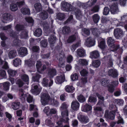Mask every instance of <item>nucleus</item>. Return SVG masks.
I'll return each instance as SVG.
<instances>
[{
    "label": "nucleus",
    "mask_w": 127,
    "mask_h": 127,
    "mask_svg": "<svg viewBox=\"0 0 127 127\" xmlns=\"http://www.w3.org/2000/svg\"><path fill=\"white\" fill-rule=\"evenodd\" d=\"M78 119L82 123H86L89 121V119L87 116L83 115H80L78 117Z\"/></svg>",
    "instance_id": "nucleus-16"
},
{
    "label": "nucleus",
    "mask_w": 127,
    "mask_h": 127,
    "mask_svg": "<svg viewBox=\"0 0 127 127\" xmlns=\"http://www.w3.org/2000/svg\"><path fill=\"white\" fill-rule=\"evenodd\" d=\"M108 74L109 76L113 78L116 77L118 75L117 72L115 69H111L108 71Z\"/></svg>",
    "instance_id": "nucleus-17"
},
{
    "label": "nucleus",
    "mask_w": 127,
    "mask_h": 127,
    "mask_svg": "<svg viewBox=\"0 0 127 127\" xmlns=\"http://www.w3.org/2000/svg\"><path fill=\"white\" fill-rule=\"evenodd\" d=\"M57 19L59 20H62L64 19L65 15L64 13H59L57 15Z\"/></svg>",
    "instance_id": "nucleus-47"
},
{
    "label": "nucleus",
    "mask_w": 127,
    "mask_h": 127,
    "mask_svg": "<svg viewBox=\"0 0 127 127\" xmlns=\"http://www.w3.org/2000/svg\"><path fill=\"white\" fill-rule=\"evenodd\" d=\"M7 72L9 75L12 76H14L17 73L16 70H13L11 69H8Z\"/></svg>",
    "instance_id": "nucleus-43"
},
{
    "label": "nucleus",
    "mask_w": 127,
    "mask_h": 127,
    "mask_svg": "<svg viewBox=\"0 0 127 127\" xmlns=\"http://www.w3.org/2000/svg\"><path fill=\"white\" fill-rule=\"evenodd\" d=\"M24 91L22 89H20L19 90V98L22 102H24L26 101V98H27V95L24 94Z\"/></svg>",
    "instance_id": "nucleus-6"
},
{
    "label": "nucleus",
    "mask_w": 127,
    "mask_h": 127,
    "mask_svg": "<svg viewBox=\"0 0 127 127\" xmlns=\"http://www.w3.org/2000/svg\"><path fill=\"white\" fill-rule=\"evenodd\" d=\"M79 106V103L76 100L72 102L71 107V108L73 110H77L78 109Z\"/></svg>",
    "instance_id": "nucleus-18"
},
{
    "label": "nucleus",
    "mask_w": 127,
    "mask_h": 127,
    "mask_svg": "<svg viewBox=\"0 0 127 127\" xmlns=\"http://www.w3.org/2000/svg\"><path fill=\"white\" fill-rule=\"evenodd\" d=\"M62 32L64 34H68L71 32L70 29L69 27L64 26L63 28Z\"/></svg>",
    "instance_id": "nucleus-25"
},
{
    "label": "nucleus",
    "mask_w": 127,
    "mask_h": 127,
    "mask_svg": "<svg viewBox=\"0 0 127 127\" xmlns=\"http://www.w3.org/2000/svg\"><path fill=\"white\" fill-rule=\"evenodd\" d=\"M25 29L24 26L20 24H17L15 27V29L18 31H23Z\"/></svg>",
    "instance_id": "nucleus-32"
},
{
    "label": "nucleus",
    "mask_w": 127,
    "mask_h": 127,
    "mask_svg": "<svg viewBox=\"0 0 127 127\" xmlns=\"http://www.w3.org/2000/svg\"><path fill=\"white\" fill-rule=\"evenodd\" d=\"M100 61L98 60H96L93 61L92 63L93 66L96 68L98 67L100 65Z\"/></svg>",
    "instance_id": "nucleus-34"
},
{
    "label": "nucleus",
    "mask_w": 127,
    "mask_h": 127,
    "mask_svg": "<svg viewBox=\"0 0 127 127\" xmlns=\"http://www.w3.org/2000/svg\"><path fill=\"white\" fill-rule=\"evenodd\" d=\"M77 56L80 57H83L86 56V52L83 49H78L76 51Z\"/></svg>",
    "instance_id": "nucleus-15"
},
{
    "label": "nucleus",
    "mask_w": 127,
    "mask_h": 127,
    "mask_svg": "<svg viewBox=\"0 0 127 127\" xmlns=\"http://www.w3.org/2000/svg\"><path fill=\"white\" fill-rule=\"evenodd\" d=\"M109 80L106 79H102L101 80V85L104 87L107 86L109 82Z\"/></svg>",
    "instance_id": "nucleus-46"
},
{
    "label": "nucleus",
    "mask_w": 127,
    "mask_h": 127,
    "mask_svg": "<svg viewBox=\"0 0 127 127\" xmlns=\"http://www.w3.org/2000/svg\"><path fill=\"white\" fill-rule=\"evenodd\" d=\"M42 33L41 29L40 28H38L34 32V34L35 36L39 37L41 36Z\"/></svg>",
    "instance_id": "nucleus-35"
},
{
    "label": "nucleus",
    "mask_w": 127,
    "mask_h": 127,
    "mask_svg": "<svg viewBox=\"0 0 127 127\" xmlns=\"http://www.w3.org/2000/svg\"><path fill=\"white\" fill-rule=\"evenodd\" d=\"M14 65L15 66H17L21 64V60L19 58H16L13 61Z\"/></svg>",
    "instance_id": "nucleus-38"
},
{
    "label": "nucleus",
    "mask_w": 127,
    "mask_h": 127,
    "mask_svg": "<svg viewBox=\"0 0 127 127\" xmlns=\"http://www.w3.org/2000/svg\"><path fill=\"white\" fill-rule=\"evenodd\" d=\"M110 10L111 13L115 14L118 13L119 11V9L116 4L114 3L110 6Z\"/></svg>",
    "instance_id": "nucleus-7"
},
{
    "label": "nucleus",
    "mask_w": 127,
    "mask_h": 127,
    "mask_svg": "<svg viewBox=\"0 0 127 127\" xmlns=\"http://www.w3.org/2000/svg\"><path fill=\"white\" fill-rule=\"evenodd\" d=\"M99 47L102 49H103L105 47V42L104 39H102L98 45Z\"/></svg>",
    "instance_id": "nucleus-53"
},
{
    "label": "nucleus",
    "mask_w": 127,
    "mask_h": 127,
    "mask_svg": "<svg viewBox=\"0 0 127 127\" xmlns=\"http://www.w3.org/2000/svg\"><path fill=\"white\" fill-rule=\"evenodd\" d=\"M16 51L15 50L10 51L8 53V57L9 59H13L17 55Z\"/></svg>",
    "instance_id": "nucleus-24"
},
{
    "label": "nucleus",
    "mask_w": 127,
    "mask_h": 127,
    "mask_svg": "<svg viewBox=\"0 0 127 127\" xmlns=\"http://www.w3.org/2000/svg\"><path fill=\"white\" fill-rule=\"evenodd\" d=\"M107 41L109 45L111 46L112 44L115 42V41L112 37H110L107 38Z\"/></svg>",
    "instance_id": "nucleus-55"
},
{
    "label": "nucleus",
    "mask_w": 127,
    "mask_h": 127,
    "mask_svg": "<svg viewBox=\"0 0 127 127\" xmlns=\"http://www.w3.org/2000/svg\"><path fill=\"white\" fill-rule=\"evenodd\" d=\"M78 75L77 73L72 74L71 76V78L73 81H76L78 79Z\"/></svg>",
    "instance_id": "nucleus-59"
},
{
    "label": "nucleus",
    "mask_w": 127,
    "mask_h": 127,
    "mask_svg": "<svg viewBox=\"0 0 127 127\" xmlns=\"http://www.w3.org/2000/svg\"><path fill=\"white\" fill-rule=\"evenodd\" d=\"M9 35L11 36L13 38L16 37L17 34L16 32L14 31L12 29H10L9 30Z\"/></svg>",
    "instance_id": "nucleus-61"
},
{
    "label": "nucleus",
    "mask_w": 127,
    "mask_h": 127,
    "mask_svg": "<svg viewBox=\"0 0 127 127\" xmlns=\"http://www.w3.org/2000/svg\"><path fill=\"white\" fill-rule=\"evenodd\" d=\"M25 63L29 66H31L34 65V62L33 61H32V60L29 59L28 60L25 61Z\"/></svg>",
    "instance_id": "nucleus-57"
},
{
    "label": "nucleus",
    "mask_w": 127,
    "mask_h": 127,
    "mask_svg": "<svg viewBox=\"0 0 127 127\" xmlns=\"http://www.w3.org/2000/svg\"><path fill=\"white\" fill-rule=\"evenodd\" d=\"M79 62L80 64L83 65L88 64V62L85 59H80L79 60Z\"/></svg>",
    "instance_id": "nucleus-51"
},
{
    "label": "nucleus",
    "mask_w": 127,
    "mask_h": 127,
    "mask_svg": "<svg viewBox=\"0 0 127 127\" xmlns=\"http://www.w3.org/2000/svg\"><path fill=\"white\" fill-rule=\"evenodd\" d=\"M34 7L37 12L41 11L42 10V7L41 4L39 3H37L34 5Z\"/></svg>",
    "instance_id": "nucleus-36"
},
{
    "label": "nucleus",
    "mask_w": 127,
    "mask_h": 127,
    "mask_svg": "<svg viewBox=\"0 0 127 127\" xmlns=\"http://www.w3.org/2000/svg\"><path fill=\"white\" fill-rule=\"evenodd\" d=\"M83 111L84 112H88L90 111L92 109V107L88 104L83 105L82 107Z\"/></svg>",
    "instance_id": "nucleus-27"
},
{
    "label": "nucleus",
    "mask_w": 127,
    "mask_h": 127,
    "mask_svg": "<svg viewBox=\"0 0 127 127\" xmlns=\"http://www.w3.org/2000/svg\"><path fill=\"white\" fill-rule=\"evenodd\" d=\"M107 57V60L108 61V64L109 66V67H112L113 65V63L112 58L111 55H108Z\"/></svg>",
    "instance_id": "nucleus-42"
},
{
    "label": "nucleus",
    "mask_w": 127,
    "mask_h": 127,
    "mask_svg": "<svg viewBox=\"0 0 127 127\" xmlns=\"http://www.w3.org/2000/svg\"><path fill=\"white\" fill-rule=\"evenodd\" d=\"M114 33L115 37L117 39L121 38L124 34L123 30L118 28L114 29Z\"/></svg>",
    "instance_id": "nucleus-4"
},
{
    "label": "nucleus",
    "mask_w": 127,
    "mask_h": 127,
    "mask_svg": "<svg viewBox=\"0 0 127 127\" xmlns=\"http://www.w3.org/2000/svg\"><path fill=\"white\" fill-rule=\"evenodd\" d=\"M77 99L79 102H83L86 100L85 97L82 95H80L78 96Z\"/></svg>",
    "instance_id": "nucleus-52"
},
{
    "label": "nucleus",
    "mask_w": 127,
    "mask_h": 127,
    "mask_svg": "<svg viewBox=\"0 0 127 127\" xmlns=\"http://www.w3.org/2000/svg\"><path fill=\"white\" fill-rule=\"evenodd\" d=\"M18 53L22 56H24L28 54L27 49L25 47H21L19 49Z\"/></svg>",
    "instance_id": "nucleus-12"
},
{
    "label": "nucleus",
    "mask_w": 127,
    "mask_h": 127,
    "mask_svg": "<svg viewBox=\"0 0 127 127\" xmlns=\"http://www.w3.org/2000/svg\"><path fill=\"white\" fill-rule=\"evenodd\" d=\"M61 6L62 9L65 11H74L75 8V7L72 6L70 3L64 1L61 2Z\"/></svg>",
    "instance_id": "nucleus-2"
},
{
    "label": "nucleus",
    "mask_w": 127,
    "mask_h": 127,
    "mask_svg": "<svg viewBox=\"0 0 127 127\" xmlns=\"http://www.w3.org/2000/svg\"><path fill=\"white\" fill-rule=\"evenodd\" d=\"M22 79L25 82H27V84H28L29 81V77L26 74H24L22 75L21 77Z\"/></svg>",
    "instance_id": "nucleus-54"
},
{
    "label": "nucleus",
    "mask_w": 127,
    "mask_h": 127,
    "mask_svg": "<svg viewBox=\"0 0 127 127\" xmlns=\"http://www.w3.org/2000/svg\"><path fill=\"white\" fill-rule=\"evenodd\" d=\"M114 112L112 111L108 113L105 112L104 115L105 117L107 119L111 120H113L115 118Z\"/></svg>",
    "instance_id": "nucleus-13"
},
{
    "label": "nucleus",
    "mask_w": 127,
    "mask_h": 127,
    "mask_svg": "<svg viewBox=\"0 0 127 127\" xmlns=\"http://www.w3.org/2000/svg\"><path fill=\"white\" fill-rule=\"evenodd\" d=\"M122 20H125V22L126 24H125L124 28L127 31V15H124L121 17Z\"/></svg>",
    "instance_id": "nucleus-56"
},
{
    "label": "nucleus",
    "mask_w": 127,
    "mask_h": 127,
    "mask_svg": "<svg viewBox=\"0 0 127 127\" xmlns=\"http://www.w3.org/2000/svg\"><path fill=\"white\" fill-rule=\"evenodd\" d=\"M97 99L95 97L91 96L89 98L88 101L89 102L95 103Z\"/></svg>",
    "instance_id": "nucleus-63"
},
{
    "label": "nucleus",
    "mask_w": 127,
    "mask_h": 127,
    "mask_svg": "<svg viewBox=\"0 0 127 127\" xmlns=\"http://www.w3.org/2000/svg\"><path fill=\"white\" fill-rule=\"evenodd\" d=\"M96 95L97 96L99 100L97 103V105H100L103 104L104 102V97L102 95L97 93Z\"/></svg>",
    "instance_id": "nucleus-26"
},
{
    "label": "nucleus",
    "mask_w": 127,
    "mask_h": 127,
    "mask_svg": "<svg viewBox=\"0 0 127 127\" xmlns=\"http://www.w3.org/2000/svg\"><path fill=\"white\" fill-rule=\"evenodd\" d=\"M78 36V33L76 32L74 34L69 36L67 40V42L71 43L74 42Z\"/></svg>",
    "instance_id": "nucleus-10"
},
{
    "label": "nucleus",
    "mask_w": 127,
    "mask_h": 127,
    "mask_svg": "<svg viewBox=\"0 0 127 127\" xmlns=\"http://www.w3.org/2000/svg\"><path fill=\"white\" fill-rule=\"evenodd\" d=\"M68 105L66 103L64 102L62 103L61 106V111L62 118L58 122V124L59 125H61L62 122L68 124L69 119L68 117V113L67 108Z\"/></svg>",
    "instance_id": "nucleus-1"
},
{
    "label": "nucleus",
    "mask_w": 127,
    "mask_h": 127,
    "mask_svg": "<svg viewBox=\"0 0 127 127\" xmlns=\"http://www.w3.org/2000/svg\"><path fill=\"white\" fill-rule=\"evenodd\" d=\"M21 11L24 14H29L30 11L29 9L27 8L23 7L21 9Z\"/></svg>",
    "instance_id": "nucleus-40"
},
{
    "label": "nucleus",
    "mask_w": 127,
    "mask_h": 127,
    "mask_svg": "<svg viewBox=\"0 0 127 127\" xmlns=\"http://www.w3.org/2000/svg\"><path fill=\"white\" fill-rule=\"evenodd\" d=\"M92 19L94 22L97 24L98 22L100 19L99 15L98 14H95L92 16Z\"/></svg>",
    "instance_id": "nucleus-31"
},
{
    "label": "nucleus",
    "mask_w": 127,
    "mask_h": 127,
    "mask_svg": "<svg viewBox=\"0 0 127 127\" xmlns=\"http://www.w3.org/2000/svg\"><path fill=\"white\" fill-rule=\"evenodd\" d=\"M10 9L12 11H15L18 9L17 5L14 3H12L10 4Z\"/></svg>",
    "instance_id": "nucleus-49"
},
{
    "label": "nucleus",
    "mask_w": 127,
    "mask_h": 127,
    "mask_svg": "<svg viewBox=\"0 0 127 127\" xmlns=\"http://www.w3.org/2000/svg\"><path fill=\"white\" fill-rule=\"evenodd\" d=\"M75 90V88L72 86L67 85L65 87V90L66 92L68 93H73Z\"/></svg>",
    "instance_id": "nucleus-33"
},
{
    "label": "nucleus",
    "mask_w": 127,
    "mask_h": 127,
    "mask_svg": "<svg viewBox=\"0 0 127 127\" xmlns=\"http://www.w3.org/2000/svg\"><path fill=\"white\" fill-rule=\"evenodd\" d=\"M27 100L29 103H31L33 101L32 96L30 94L27 95Z\"/></svg>",
    "instance_id": "nucleus-64"
},
{
    "label": "nucleus",
    "mask_w": 127,
    "mask_h": 127,
    "mask_svg": "<svg viewBox=\"0 0 127 127\" xmlns=\"http://www.w3.org/2000/svg\"><path fill=\"white\" fill-rule=\"evenodd\" d=\"M91 31L93 34L96 37H98L100 33L99 30L96 28H92Z\"/></svg>",
    "instance_id": "nucleus-28"
},
{
    "label": "nucleus",
    "mask_w": 127,
    "mask_h": 127,
    "mask_svg": "<svg viewBox=\"0 0 127 127\" xmlns=\"http://www.w3.org/2000/svg\"><path fill=\"white\" fill-rule=\"evenodd\" d=\"M42 83L44 86L47 87L48 86L49 87H50L53 83V81L51 79H50L49 82V80L48 79L46 78H44L43 79Z\"/></svg>",
    "instance_id": "nucleus-9"
},
{
    "label": "nucleus",
    "mask_w": 127,
    "mask_h": 127,
    "mask_svg": "<svg viewBox=\"0 0 127 127\" xmlns=\"http://www.w3.org/2000/svg\"><path fill=\"white\" fill-rule=\"evenodd\" d=\"M40 16L43 19H45L48 18V15L46 12L43 11L40 13Z\"/></svg>",
    "instance_id": "nucleus-39"
},
{
    "label": "nucleus",
    "mask_w": 127,
    "mask_h": 127,
    "mask_svg": "<svg viewBox=\"0 0 127 127\" xmlns=\"http://www.w3.org/2000/svg\"><path fill=\"white\" fill-rule=\"evenodd\" d=\"M56 37L54 35H51L48 39V41L51 47H53L55 43L56 40Z\"/></svg>",
    "instance_id": "nucleus-21"
},
{
    "label": "nucleus",
    "mask_w": 127,
    "mask_h": 127,
    "mask_svg": "<svg viewBox=\"0 0 127 127\" xmlns=\"http://www.w3.org/2000/svg\"><path fill=\"white\" fill-rule=\"evenodd\" d=\"M12 27L11 25H9L1 27H0V28L2 30H7L11 29V28Z\"/></svg>",
    "instance_id": "nucleus-58"
},
{
    "label": "nucleus",
    "mask_w": 127,
    "mask_h": 127,
    "mask_svg": "<svg viewBox=\"0 0 127 127\" xmlns=\"http://www.w3.org/2000/svg\"><path fill=\"white\" fill-rule=\"evenodd\" d=\"M31 91L33 94L37 95L40 92V90L39 88H38V86L37 85H35L33 86V88L31 90Z\"/></svg>",
    "instance_id": "nucleus-22"
},
{
    "label": "nucleus",
    "mask_w": 127,
    "mask_h": 127,
    "mask_svg": "<svg viewBox=\"0 0 127 127\" xmlns=\"http://www.w3.org/2000/svg\"><path fill=\"white\" fill-rule=\"evenodd\" d=\"M116 123L118 124H119L120 123L123 124L124 122L123 119L121 118H119V120L117 122H111L110 124L111 127H114Z\"/></svg>",
    "instance_id": "nucleus-41"
},
{
    "label": "nucleus",
    "mask_w": 127,
    "mask_h": 127,
    "mask_svg": "<svg viewBox=\"0 0 127 127\" xmlns=\"http://www.w3.org/2000/svg\"><path fill=\"white\" fill-rule=\"evenodd\" d=\"M0 65H2V68L6 69L8 68L9 66L7 63L4 61H3L0 58Z\"/></svg>",
    "instance_id": "nucleus-29"
},
{
    "label": "nucleus",
    "mask_w": 127,
    "mask_h": 127,
    "mask_svg": "<svg viewBox=\"0 0 127 127\" xmlns=\"http://www.w3.org/2000/svg\"><path fill=\"white\" fill-rule=\"evenodd\" d=\"M42 64L40 61H38L37 62L36 64V67L37 71L40 73H42L46 68V67L44 65L42 67Z\"/></svg>",
    "instance_id": "nucleus-5"
},
{
    "label": "nucleus",
    "mask_w": 127,
    "mask_h": 127,
    "mask_svg": "<svg viewBox=\"0 0 127 127\" xmlns=\"http://www.w3.org/2000/svg\"><path fill=\"white\" fill-rule=\"evenodd\" d=\"M65 78L64 74H62L59 76H57L55 80L57 84H60L63 83L65 80Z\"/></svg>",
    "instance_id": "nucleus-14"
},
{
    "label": "nucleus",
    "mask_w": 127,
    "mask_h": 127,
    "mask_svg": "<svg viewBox=\"0 0 127 127\" xmlns=\"http://www.w3.org/2000/svg\"><path fill=\"white\" fill-rule=\"evenodd\" d=\"M100 7L98 5H95L91 10V11L93 13L98 12L99 11Z\"/></svg>",
    "instance_id": "nucleus-48"
},
{
    "label": "nucleus",
    "mask_w": 127,
    "mask_h": 127,
    "mask_svg": "<svg viewBox=\"0 0 127 127\" xmlns=\"http://www.w3.org/2000/svg\"><path fill=\"white\" fill-rule=\"evenodd\" d=\"M64 59L62 58H59L58 66L60 67H64Z\"/></svg>",
    "instance_id": "nucleus-62"
},
{
    "label": "nucleus",
    "mask_w": 127,
    "mask_h": 127,
    "mask_svg": "<svg viewBox=\"0 0 127 127\" xmlns=\"http://www.w3.org/2000/svg\"><path fill=\"white\" fill-rule=\"evenodd\" d=\"M74 11L75 12V14L77 19L79 20H80L82 18V16L81 11L80 9L75 8Z\"/></svg>",
    "instance_id": "nucleus-19"
},
{
    "label": "nucleus",
    "mask_w": 127,
    "mask_h": 127,
    "mask_svg": "<svg viewBox=\"0 0 127 127\" xmlns=\"http://www.w3.org/2000/svg\"><path fill=\"white\" fill-rule=\"evenodd\" d=\"M41 97V102L42 105H45L48 104L51 100V97L47 92L42 93Z\"/></svg>",
    "instance_id": "nucleus-3"
},
{
    "label": "nucleus",
    "mask_w": 127,
    "mask_h": 127,
    "mask_svg": "<svg viewBox=\"0 0 127 127\" xmlns=\"http://www.w3.org/2000/svg\"><path fill=\"white\" fill-rule=\"evenodd\" d=\"M20 104L19 102H14L12 104L11 107L14 109L16 110L19 109Z\"/></svg>",
    "instance_id": "nucleus-37"
},
{
    "label": "nucleus",
    "mask_w": 127,
    "mask_h": 127,
    "mask_svg": "<svg viewBox=\"0 0 127 127\" xmlns=\"http://www.w3.org/2000/svg\"><path fill=\"white\" fill-rule=\"evenodd\" d=\"M80 73L81 75L84 76L87 75L88 73V71L87 70L84 69L80 71Z\"/></svg>",
    "instance_id": "nucleus-60"
},
{
    "label": "nucleus",
    "mask_w": 127,
    "mask_h": 127,
    "mask_svg": "<svg viewBox=\"0 0 127 127\" xmlns=\"http://www.w3.org/2000/svg\"><path fill=\"white\" fill-rule=\"evenodd\" d=\"M111 50L114 52H116L118 49H119V53L120 54H122L123 50L122 48H120L119 45L118 44H114L111 46Z\"/></svg>",
    "instance_id": "nucleus-11"
},
{
    "label": "nucleus",
    "mask_w": 127,
    "mask_h": 127,
    "mask_svg": "<svg viewBox=\"0 0 127 127\" xmlns=\"http://www.w3.org/2000/svg\"><path fill=\"white\" fill-rule=\"evenodd\" d=\"M28 31L26 29L22 31L20 34V36L22 38L26 39L28 36Z\"/></svg>",
    "instance_id": "nucleus-30"
},
{
    "label": "nucleus",
    "mask_w": 127,
    "mask_h": 127,
    "mask_svg": "<svg viewBox=\"0 0 127 127\" xmlns=\"http://www.w3.org/2000/svg\"><path fill=\"white\" fill-rule=\"evenodd\" d=\"M3 17L4 20L7 21H8L12 17V16L10 14L5 13L3 15Z\"/></svg>",
    "instance_id": "nucleus-45"
},
{
    "label": "nucleus",
    "mask_w": 127,
    "mask_h": 127,
    "mask_svg": "<svg viewBox=\"0 0 127 127\" xmlns=\"http://www.w3.org/2000/svg\"><path fill=\"white\" fill-rule=\"evenodd\" d=\"M99 56L100 55L98 51L95 50L91 53L90 57L92 59H96L98 58Z\"/></svg>",
    "instance_id": "nucleus-20"
},
{
    "label": "nucleus",
    "mask_w": 127,
    "mask_h": 127,
    "mask_svg": "<svg viewBox=\"0 0 127 127\" xmlns=\"http://www.w3.org/2000/svg\"><path fill=\"white\" fill-rule=\"evenodd\" d=\"M85 44L88 47H91L95 45V42L91 37H90L86 40Z\"/></svg>",
    "instance_id": "nucleus-8"
},
{
    "label": "nucleus",
    "mask_w": 127,
    "mask_h": 127,
    "mask_svg": "<svg viewBox=\"0 0 127 127\" xmlns=\"http://www.w3.org/2000/svg\"><path fill=\"white\" fill-rule=\"evenodd\" d=\"M10 83L8 82H6L3 83V89L5 91H7L9 90Z\"/></svg>",
    "instance_id": "nucleus-50"
},
{
    "label": "nucleus",
    "mask_w": 127,
    "mask_h": 127,
    "mask_svg": "<svg viewBox=\"0 0 127 127\" xmlns=\"http://www.w3.org/2000/svg\"><path fill=\"white\" fill-rule=\"evenodd\" d=\"M56 71L54 68L50 69L48 70V75L50 78L53 77L56 74Z\"/></svg>",
    "instance_id": "nucleus-23"
},
{
    "label": "nucleus",
    "mask_w": 127,
    "mask_h": 127,
    "mask_svg": "<svg viewBox=\"0 0 127 127\" xmlns=\"http://www.w3.org/2000/svg\"><path fill=\"white\" fill-rule=\"evenodd\" d=\"M94 5L92 1L90 2L89 0L87 3L84 4H83V6L85 9H86L88 7H91Z\"/></svg>",
    "instance_id": "nucleus-44"
}]
</instances>
